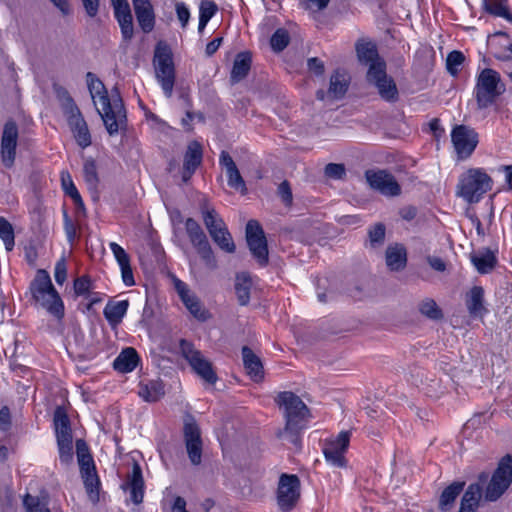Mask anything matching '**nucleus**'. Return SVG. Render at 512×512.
<instances>
[{
  "instance_id": "f257e3e1",
  "label": "nucleus",
  "mask_w": 512,
  "mask_h": 512,
  "mask_svg": "<svg viewBox=\"0 0 512 512\" xmlns=\"http://www.w3.org/2000/svg\"><path fill=\"white\" fill-rule=\"evenodd\" d=\"M512 483V456H503L489 479L488 472H481L477 482L464 492L458 512H477L482 498L486 502L498 501Z\"/></svg>"
},
{
  "instance_id": "f03ea898",
  "label": "nucleus",
  "mask_w": 512,
  "mask_h": 512,
  "mask_svg": "<svg viewBox=\"0 0 512 512\" xmlns=\"http://www.w3.org/2000/svg\"><path fill=\"white\" fill-rule=\"evenodd\" d=\"M87 86L110 136L127 129V115L119 89L114 87L108 94L103 82L92 72L86 74Z\"/></svg>"
},
{
  "instance_id": "7ed1b4c3",
  "label": "nucleus",
  "mask_w": 512,
  "mask_h": 512,
  "mask_svg": "<svg viewBox=\"0 0 512 512\" xmlns=\"http://www.w3.org/2000/svg\"><path fill=\"white\" fill-rule=\"evenodd\" d=\"M26 295L30 296L29 301L32 305L45 309L57 320L63 319L65 315L64 303L46 270H37Z\"/></svg>"
},
{
  "instance_id": "20e7f679",
  "label": "nucleus",
  "mask_w": 512,
  "mask_h": 512,
  "mask_svg": "<svg viewBox=\"0 0 512 512\" xmlns=\"http://www.w3.org/2000/svg\"><path fill=\"white\" fill-rule=\"evenodd\" d=\"M280 408L284 409L286 425L279 436L286 438L294 445L299 443V431L302 429L301 422L308 414V408L299 396L290 391L280 392L276 397Z\"/></svg>"
},
{
  "instance_id": "39448f33",
  "label": "nucleus",
  "mask_w": 512,
  "mask_h": 512,
  "mask_svg": "<svg viewBox=\"0 0 512 512\" xmlns=\"http://www.w3.org/2000/svg\"><path fill=\"white\" fill-rule=\"evenodd\" d=\"M504 92L505 85L500 74L491 68L483 69L477 76L473 91L477 109L483 110L492 106Z\"/></svg>"
},
{
  "instance_id": "423d86ee",
  "label": "nucleus",
  "mask_w": 512,
  "mask_h": 512,
  "mask_svg": "<svg viewBox=\"0 0 512 512\" xmlns=\"http://www.w3.org/2000/svg\"><path fill=\"white\" fill-rule=\"evenodd\" d=\"M492 179L481 168H471L463 173L457 185V195L468 203H477L491 189Z\"/></svg>"
},
{
  "instance_id": "0eeeda50",
  "label": "nucleus",
  "mask_w": 512,
  "mask_h": 512,
  "mask_svg": "<svg viewBox=\"0 0 512 512\" xmlns=\"http://www.w3.org/2000/svg\"><path fill=\"white\" fill-rule=\"evenodd\" d=\"M154 67L156 79L160 83L164 95L170 98L175 84V69L172 52L168 45L159 42L154 52Z\"/></svg>"
},
{
  "instance_id": "6e6552de",
  "label": "nucleus",
  "mask_w": 512,
  "mask_h": 512,
  "mask_svg": "<svg viewBox=\"0 0 512 512\" xmlns=\"http://www.w3.org/2000/svg\"><path fill=\"white\" fill-rule=\"evenodd\" d=\"M203 222L213 241L228 253L235 251V244L223 219L214 208L202 207Z\"/></svg>"
},
{
  "instance_id": "1a4fd4ad",
  "label": "nucleus",
  "mask_w": 512,
  "mask_h": 512,
  "mask_svg": "<svg viewBox=\"0 0 512 512\" xmlns=\"http://www.w3.org/2000/svg\"><path fill=\"white\" fill-rule=\"evenodd\" d=\"M179 347L182 356L188 361L193 371L207 383L215 384L218 378L211 362L199 350L195 349L191 342L185 339L180 340Z\"/></svg>"
},
{
  "instance_id": "9d476101",
  "label": "nucleus",
  "mask_w": 512,
  "mask_h": 512,
  "mask_svg": "<svg viewBox=\"0 0 512 512\" xmlns=\"http://www.w3.org/2000/svg\"><path fill=\"white\" fill-rule=\"evenodd\" d=\"M367 81L377 88L383 100L391 103L398 100L397 86L394 80L387 75L385 62H377L370 65L367 72Z\"/></svg>"
},
{
  "instance_id": "9b49d317",
  "label": "nucleus",
  "mask_w": 512,
  "mask_h": 512,
  "mask_svg": "<svg viewBox=\"0 0 512 512\" xmlns=\"http://www.w3.org/2000/svg\"><path fill=\"white\" fill-rule=\"evenodd\" d=\"M300 498V480L297 475L283 473L276 491L277 505L282 512H290Z\"/></svg>"
},
{
  "instance_id": "f8f14e48",
  "label": "nucleus",
  "mask_w": 512,
  "mask_h": 512,
  "mask_svg": "<svg viewBox=\"0 0 512 512\" xmlns=\"http://www.w3.org/2000/svg\"><path fill=\"white\" fill-rule=\"evenodd\" d=\"M185 229L192 245L196 248L205 265L211 270L215 269L217 267L216 258L207 236L199 223L193 218H187Z\"/></svg>"
},
{
  "instance_id": "ddd939ff",
  "label": "nucleus",
  "mask_w": 512,
  "mask_h": 512,
  "mask_svg": "<svg viewBox=\"0 0 512 512\" xmlns=\"http://www.w3.org/2000/svg\"><path fill=\"white\" fill-rule=\"evenodd\" d=\"M451 141L457 158L468 159L476 149L479 142V135L474 128L467 125H456L451 131Z\"/></svg>"
},
{
  "instance_id": "4468645a",
  "label": "nucleus",
  "mask_w": 512,
  "mask_h": 512,
  "mask_svg": "<svg viewBox=\"0 0 512 512\" xmlns=\"http://www.w3.org/2000/svg\"><path fill=\"white\" fill-rule=\"evenodd\" d=\"M246 241L249 250L261 266L268 263V245L265 233L257 220H249L246 224Z\"/></svg>"
},
{
  "instance_id": "2eb2a0df",
  "label": "nucleus",
  "mask_w": 512,
  "mask_h": 512,
  "mask_svg": "<svg viewBox=\"0 0 512 512\" xmlns=\"http://www.w3.org/2000/svg\"><path fill=\"white\" fill-rule=\"evenodd\" d=\"M183 433L189 460L193 465H199L202 460V439L200 428L192 415L185 416Z\"/></svg>"
},
{
  "instance_id": "dca6fc26",
  "label": "nucleus",
  "mask_w": 512,
  "mask_h": 512,
  "mask_svg": "<svg viewBox=\"0 0 512 512\" xmlns=\"http://www.w3.org/2000/svg\"><path fill=\"white\" fill-rule=\"evenodd\" d=\"M365 178L373 190L384 196L395 197L401 193L400 185L395 177L387 170H367L365 172Z\"/></svg>"
},
{
  "instance_id": "f3484780",
  "label": "nucleus",
  "mask_w": 512,
  "mask_h": 512,
  "mask_svg": "<svg viewBox=\"0 0 512 512\" xmlns=\"http://www.w3.org/2000/svg\"><path fill=\"white\" fill-rule=\"evenodd\" d=\"M350 433L341 431L338 436L326 443L323 453L327 462L335 467L346 466L344 453L349 446Z\"/></svg>"
},
{
  "instance_id": "a211bd4d",
  "label": "nucleus",
  "mask_w": 512,
  "mask_h": 512,
  "mask_svg": "<svg viewBox=\"0 0 512 512\" xmlns=\"http://www.w3.org/2000/svg\"><path fill=\"white\" fill-rule=\"evenodd\" d=\"M174 288L191 315L199 321H206L209 318V312L202 306L199 298L190 291L186 283L174 278Z\"/></svg>"
},
{
  "instance_id": "6ab92c4d",
  "label": "nucleus",
  "mask_w": 512,
  "mask_h": 512,
  "mask_svg": "<svg viewBox=\"0 0 512 512\" xmlns=\"http://www.w3.org/2000/svg\"><path fill=\"white\" fill-rule=\"evenodd\" d=\"M18 127L14 121L5 123L1 138V159L5 167L11 168L16 157Z\"/></svg>"
},
{
  "instance_id": "aec40b11",
  "label": "nucleus",
  "mask_w": 512,
  "mask_h": 512,
  "mask_svg": "<svg viewBox=\"0 0 512 512\" xmlns=\"http://www.w3.org/2000/svg\"><path fill=\"white\" fill-rule=\"evenodd\" d=\"M67 100L70 104V116L68 118V123L71 127L77 144L82 148H86L90 146L92 142L88 125L82 117L80 110L74 104L73 99L68 96Z\"/></svg>"
},
{
  "instance_id": "412c9836",
  "label": "nucleus",
  "mask_w": 512,
  "mask_h": 512,
  "mask_svg": "<svg viewBox=\"0 0 512 512\" xmlns=\"http://www.w3.org/2000/svg\"><path fill=\"white\" fill-rule=\"evenodd\" d=\"M203 159L202 146L198 141H192L188 144L183 159V168L181 172L182 181L187 183L197 168L201 165Z\"/></svg>"
},
{
  "instance_id": "4be33fe9",
  "label": "nucleus",
  "mask_w": 512,
  "mask_h": 512,
  "mask_svg": "<svg viewBox=\"0 0 512 512\" xmlns=\"http://www.w3.org/2000/svg\"><path fill=\"white\" fill-rule=\"evenodd\" d=\"M139 27L144 33H150L155 27V13L150 0H131Z\"/></svg>"
},
{
  "instance_id": "5701e85b",
  "label": "nucleus",
  "mask_w": 512,
  "mask_h": 512,
  "mask_svg": "<svg viewBox=\"0 0 512 512\" xmlns=\"http://www.w3.org/2000/svg\"><path fill=\"white\" fill-rule=\"evenodd\" d=\"M219 163L226 170L228 186L245 194L247 192L245 181L228 152H221Z\"/></svg>"
},
{
  "instance_id": "b1692460",
  "label": "nucleus",
  "mask_w": 512,
  "mask_h": 512,
  "mask_svg": "<svg viewBox=\"0 0 512 512\" xmlns=\"http://www.w3.org/2000/svg\"><path fill=\"white\" fill-rule=\"evenodd\" d=\"M126 487L130 490V497L134 504H140L144 497V480L142 475V469L137 462H134L132 472L127 476V482L123 485V489Z\"/></svg>"
},
{
  "instance_id": "393cba45",
  "label": "nucleus",
  "mask_w": 512,
  "mask_h": 512,
  "mask_svg": "<svg viewBox=\"0 0 512 512\" xmlns=\"http://www.w3.org/2000/svg\"><path fill=\"white\" fill-rule=\"evenodd\" d=\"M350 84V79L346 72L337 69L330 77L327 96L331 100H339L344 97Z\"/></svg>"
},
{
  "instance_id": "a878e982",
  "label": "nucleus",
  "mask_w": 512,
  "mask_h": 512,
  "mask_svg": "<svg viewBox=\"0 0 512 512\" xmlns=\"http://www.w3.org/2000/svg\"><path fill=\"white\" fill-rule=\"evenodd\" d=\"M386 265L391 271H401L407 264L406 248L399 243L389 245L385 252Z\"/></svg>"
},
{
  "instance_id": "bb28decb",
  "label": "nucleus",
  "mask_w": 512,
  "mask_h": 512,
  "mask_svg": "<svg viewBox=\"0 0 512 512\" xmlns=\"http://www.w3.org/2000/svg\"><path fill=\"white\" fill-rule=\"evenodd\" d=\"M56 440L73 439L71 422L64 407H56L53 414Z\"/></svg>"
},
{
  "instance_id": "cd10ccee",
  "label": "nucleus",
  "mask_w": 512,
  "mask_h": 512,
  "mask_svg": "<svg viewBox=\"0 0 512 512\" xmlns=\"http://www.w3.org/2000/svg\"><path fill=\"white\" fill-rule=\"evenodd\" d=\"M242 358L248 375L254 381L262 380L264 376L263 365L260 358L252 351V349H250L248 346H243Z\"/></svg>"
},
{
  "instance_id": "c85d7f7f",
  "label": "nucleus",
  "mask_w": 512,
  "mask_h": 512,
  "mask_svg": "<svg viewBox=\"0 0 512 512\" xmlns=\"http://www.w3.org/2000/svg\"><path fill=\"white\" fill-rule=\"evenodd\" d=\"M137 351L132 347L123 349L113 361V368L121 373L132 372L139 363Z\"/></svg>"
},
{
  "instance_id": "c756f323",
  "label": "nucleus",
  "mask_w": 512,
  "mask_h": 512,
  "mask_svg": "<svg viewBox=\"0 0 512 512\" xmlns=\"http://www.w3.org/2000/svg\"><path fill=\"white\" fill-rule=\"evenodd\" d=\"M466 307L473 317H482L488 312L484 306V289L481 286H473L466 298Z\"/></svg>"
},
{
  "instance_id": "7c9ffc66",
  "label": "nucleus",
  "mask_w": 512,
  "mask_h": 512,
  "mask_svg": "<svg viewBox=\"0 0 512 512\" xmlns=\"http://www.w3.org/2000/svg\"><path fill=\"white\" fill-rule=\"evenodd\" d=\"M464 486V481H454L449 486H447L440 494L438 504L439 510L442 512L451 511L456 499L463 491Z\"/></svg>"
},
{
  "instance_id": "2f4dec72",
  "label": "nucleus",
  "mask_w": 512,
  "mask_h": 512,
  "mask_svg": "<svg viewBox=\"0 0 512 512\" xmlns=\"http://www.w3.org/2000/svg\"><path fill=\"white\" fill-rule=\"evenodd\" d=\"M128 307V300L109 301L106 304L103 314L111 327H116L122 322V319L127 313Z\"/></svg>"
},
{
  "instance_id": "473e14b6",
  "label": "nucleus",
  "mask_w": 512,
  "mask_h": 512,
  "mask_svg": "<svg viewBox=\"0 0 512 512\" xmlns=\"http://www.w3.org/2000/svg\"><path fill=\"white\" fill-rule=\"evenodd\" d=\"M386 239V226L382 222H377L370 225L367 229V240L364 242V247L371 251H379Z\"/></svg>"
},
{
  "instance_id": "72a5a7b5",
  "label": "nucleus",
  "mask_w": 512,
  "mask_h": 512,
  "mask_svg": "<svg viewBox=\"0 0 512 512\" xmlns=\"http://www.w3.org/2000/svg\"><path fill=\"white\" fill-rule=\"evenodd\" d=\"M251 62L252 57L250 52H240L236 55L230 75L232 83H238L248 75Z\"/></svg>"
},
{
  "instance_id": "f704fd0d",
  "label": "nucleus",
  "mask_w": 512,
  "mask_h": 512,
  "mask_svg": "<svg viewBox=\"0 0 512 512\" xmlns=\"http://www.w3.org/2000/svg\"><path fill=\"white\" fill-rule=\"evenodd\" d=\"M471 262L481 274H487L494 269L497 258L490 249H482L471 255Z\"/></svg>"
},
{
  "instance_id": "c9c22d12",
  "label": "nucleus",
  "mask_w": 512,
  "mask_h": 512,
  "mask_svg": "<svg viewBox=\"0 0 512 512\" xmlns=\"http://www.w3.org/2000/svg\"><path fill=\"white\" fill-rule=\"evenodd\" d=\"M61 183H62V188H63L64 192L74 201L77 214L85 215L84 202H83L81 195L78 192L76 186L74 185L69 172H67V171L61 172Z\"/></svg>"
},
{
  "instance_id": "e433bc0d",
  "label": "nucleus",
  "mask_w": 512,
  "mask_h": 512,
  "mask_svg": "<svg viewBox=\"0 0 512 512\" xmlns=\"http://www.w3.org/2000/svg\"><path fill=\"white\" fill-rule=\"evenodd\" d=\"M357 57L360 63L373 65L377 62H385L379 57L377 47L372 42H361L356 44Z\"/></svg>"
},
{
  "instance_id": "4c0bfd02",
  "label": "nucleus",
  "mask_w": 512,
  "mask_h": 512,
  "mask_svg": "<svg viewBox=\"0 0 512 512\" xmlns=\"http://www.w3.org/2000/svg\"><path fill=\"white\" fill-rule=\"evenodd\" d=\"M252 281L248 274H237L235 279V292L240 305L245 306L250 301V290Z\"/></svg>"
},
{
  "instance_id": "58836bf2",
  "label": "nucleus",
  "mask_w": 512,
  "mask_h": 512,
  "mask_svg": "<svg viewBox=\"0 0 512 512\" xmlns=\"http://www.w3.org/2000/svg\"><path fill=\"white\" fill-rule=\"evenodd\" d=\"M163 395V385L157 381H151L146 385H142L139 390V396L147 402H155Z\"/></svg>"
},
{
  "instance_id": "ea45409f",
  "label": "nucleus",
  "mask_w": 512,
  "mask_h": 512,
  "mask_svg": "<svg viewBox=\"0 0 512 512\" xmlns=\"http://www.w3.org/2000/svg\"><path fill=\"white\" fill-rule=\"evenodd\" d=\"M83 176L89 189L92 190L97 188L99 177L97 173V165L94 159L88 158L84 161Z\"/></svg>"
},
{
  "instance_id": "a19ab883",
  "label": "nucleus",
  "mask_w": 512,
  "mask_h": 512,
  "mask_svg": "<svg viewBox=\"0 0 512 512\" xmlns=\"http://www.w3.org/2000/svg\"><path fill=\"white\" fill-rule=\"evenodd\" d=\"M120 27L122 40L127 44L134 37V24L132 13L114 17Z\"/></svg>"
},
{
  "instance_id": "79ce46f5",
  "label": "nucleus",
  "mask_w": 512,
  "mask_h": 512,
  "mask_svg": "<svg viewBox=\"0 0 512 512\" xmlns=\"http://www.w3.org/2000/svg\"><path fill=\"white\" fill-rule=\"evenodd\" d=\"M23 506L26 512H50L47 501L30 494L24 496Z\"/></svg>"
},
{
  "instance_id": "37998d69",
  "label": "nucleus",
  "mask_w": 512,
  "mask_h": 512,
  "mask_svg": "<svg viewBox=\"0 0 512 512\" xmlns=\"http://www.w3.org/2000/svg\"><path fill=\"white\" fill-rule=\"evenodd\" d=\"M0 238L4 242L7 251H11L15 244L14 229L12 224L0 216Z\"/></svg>"
},
{
  "instance_id": "c03bdc74",
  "label": "nucleus",
  "mask_w": 512,
  "mask_h": 512,
  "mask_svg": "<svg viewBox=\"0 0 512 512\" xmlns=\"http://www.w3.org/2000/svg\"><path fill=\"white\" fill-rule=\"evenodd\" d=\"M59 453V460L63 465L73 462V439L56 440Z\"/></svg>"
},
{
  "instance_id": "a18cd8bd",
  "label": "nucleus",
  "mask_w": 512,
  "mask_h": 512,
  "mask_svg": "<svg viewBox=\"0 0 512 512\" xmlns=\"http://www.w3.org/2000/svg\"><path fill=\"white\" fill-rule=\"evenodd\" d=\"M419 311L424 316L432 319L439 320L443 317L441 309L433 299H425L419 304Z\"/></svg>"
},
{
  "instance_id": "49530a36",
  "label": "nucleus",
  "mask_w": 512,
  "mask_h": 512,
  "mask_svg": "<svg viewBox=\"0 0 512 512\" xmlns=\"http://www.w3.org/2000/svg\"><path fill=\"white\" fill-rule=\"evenodd\" d=\"M484 8L488 13H490L494 16L503 17L506 20L512 22V15L509 12L507 6L505 4H503V1L502 2H497V1L489 2L488 0H484Z\"/></svg>"
},
{
  "instance_id": "de8ad7c7",
  "label": "nucleus",
  "mask_w": 512,
  "mask_h": 512,
  "mask_svg": "<svg viewBox=\"0 0 512 512\" xmlns=\"http://www.w3.org/2000/svg\"><path fill=\"white\" fill-rule=\"evenodd\" d=\"M290 37L285 29H277L271 37L270 44L275 52L283 51L289 44Z\"/></svg>"
},
{
  "instance_id": "09e8293b",
  "label": "nucleus",
  "mask_w": 512,
  "mask_h": 512,
  "mask_svg": "<svg viewBox=\"0 0 512 512\" xmlns=\"http://www.w3.org/2000/svg\"><path fill=\"white\" fill-rule=\"evenodd\" d=\"M465 56L462 52L454 50L450 52L446 59V67L448 72L455 76L458 74L459 67L463 64Z\"/></svg>"
},
{
  "instance_id": "8fccbe9b",
  "label": "nucleus",
  "mask_w": 512,
  "mask_h": 512,
  "mask_svg": "<svg viewBox=\"0 0 512 512\" xmlns=\"http://www.w3.org/2000/svg\"><path fill=\"white\" fill-rule=\"evenodd\" d=\"M84 481L85 488L91 498H98L99 478L96 471L81 475Z\"/></svg>"
},
{
  "instance_id": "3c124183",
  "label": "nucleus",
  "mask_w": 512,
  "mask_h": 512,
  "mask_svg": "<svg viewBox=\"0 0 512 512\" xmlns=\"http://www.w3.org/2000/svg\"><path fill=\"white\" fill-rule=\"evenodd\" d=\"M91 287V279L88 276H81L74 281V292L77 296L89 295Z\"/></svg>"
},
{
  "instance_id": "603ef678",
  "label": "nucleus",
  "mask_w": 512,
  "mask_h": 512,
  "mask_svg": "<svg viewBox=\"0 0 512 512\" xmlns=\"http://www.w3.org/2000/svg\"><path fill=\"white\" fill-rule=\"evenodd\" d=\"M218 7L215 2L210 0H204L201 2L199 7V17L204 18L208 21L215 15Z\"/></svg>"
},
{
  "instance_id": "864d4df0",
  "label": "nucleus",
  "mask_w": 512,
  "mask_h": 512,
  "mask_svg": "<svg viewBox=\"0 0 512 512\" xmlns=\"http://www.w3.org/2000/svg\"><path fill=\"white\" fill-rule=\"evenodd\" d=\"M54 278L59 285H62L67 279V266L64 257H61L55 264Z\"/></svg>"
},
{
  "instance_id": "5fc2aeb1",
  "label": "nucleus",
  "mask_w": 512,
  "mask_h": 512,
  "mask_svg": "<svg viewBox=\"0 0 512 512\" xmlns=\"http://www.w3.org/2000/svg\"><path fill=\"white\" fill-rule=\"evenodd\" d=\"M63 219H64V231H65L67 240L70 244H72L77 237V226L71 220V218L69 217L67 212H64Z\"/></svg>"
},
{
  "instance_id": "6e6d98bb",
  "label": "nucleus",
  "mask_w": 512,
  "mask_h": 512,
  "mask_svg": "<svg viewBox=\"0 0 512 512\" xmlns=\"http://www.w3.org/2000/svg\"><path fill=\"white\" fill-rule=\"evenodd\" d=\"M77 458L81 475H85L90 472L96 471L95 464L91 454L81 455V457Z\"/></svg>"
},
{
  "instance_id": "4d7b16f0",
  "label": "nucleus",
  "mask_w": 512,
  "mask_h": 512,
  "mask_svg": "<svg viewBox=\"0 0 512 512\" xmlns=\"http://www.w3.org/2000/svg\"><path fill=\"white\" fill-rule=\"evenodd\" d=\"M325 175L330 178L341 179L345 175V167L343 164L329 163L325 167Z\"/></svg>"
},
{
  "instance_id": "13d9d810",
  "label": "nucleus",
  "mask_w": 512,
  "mask_h": 512,
  "mask_svg": "<svg viewBox=\"0 0 512 512\" xmlns=\"http://www.w3.org/2000/svg\"><path fill=\"white\" fill-rule=\"evenodd\" d=\"M278 195L285 205H291L293 201L292 190L288 181H283L278 186Z\"/></svg>"
},
{
  "instance_id": "bf43d9fd",
  "label": "nucleus",
  "mask_w": 512,
  "mask_h": 512,
  "mask_svg": "<svg viewBox=\"0 0 512 512\" xmlns=\"http://www.w3.org/2000/svg\"><path fill=\"white\" fill-rule=\"evenodd\" d=\"M109 247L119 265L130 261L128 254L119 244L111 242Z\"/></svg>"
},
{
  "instance_id": "052dcab7",
  "label": "nucleus",
  "mask_w": 512,
  "mask_h": 512,
  "mask_svg": "<svg viewBox=\"0 0 512 512\" xmlns=\"http://www.w3.org/2000/svg\"><path fill=\"white\" fill-rule=\"evenodd\" d=\"M119 266L121 268V276H122L123 283L126 286H133L135 284V280H134L132 268L130 265V261L123 263Z\"/></svg>"
},
{
  "instance_id": "680f3d73",
  "label": "nucleus",
  "mask_w": 512,
  "mask_h": 512,
  "mask_svg": "<svg viewBox=\"0 0 512 512\" xmlns=\"http://www.w3.org/2000/svg\"><path fill=\"white\" fill-rule=\"evenodd\" d=\"M176 13L179 21L182 24V27H186L190 18V12L183 2L176 4Z\"/></svg>"
},
{
  "instance_id": "e2e57ef3",
  "label": "nucleus",
  "mask_w": 512,
  "mask_h": 512,
  "mask_svg": "<svg viewBox=\"0 0 512 512\" xmlns=\"http://www.w3.org/2000/svg\"><path fill=\"white\" fill-rule=\"evenodd\" d=\"M307 66L309 71L313 72L317 76H321L324 73V63L317 57H312L307 60Z\"/></svg>"
},
{
  "instance_id": "0e129e2a",
  "label": "nucleus",
  "mask_w": 512,
  "mask_h": 512,
  "mask_svg": "<svg viewBox=\"0 0 512 512\" xmlns=\"http://www.w3.org/2000/svg\"><path fill=\"white\" fill-rule=\"evenodd\" d=\"M86 14L94 18L99 11L100 0H81Z\"/></svg>"
},
{
  "instance_id": "69168bd1",
  "label": "nucleus",
  "mask_w": 512,
  "mask_h": 512,
  "mask_svg": "<svg viewBox=\"0 0 512 512\" xmlns=\"http://www.w3.org/2000/svg\"><path fill=\"white\" fill-rule=\"evenodd\" d=\"M427 262L435 271L444 272L446 270V263L440 257L428 256Z\"/></svg>"
},
{
  "instance_id": "338daca9",
  "label": "nucleus",
  "mask_w": 512,
  "mask_h": 512,
  "mask_svg": "<svg viewBox=\"0 0 512 512\" xmlns=\"http://www.w3.org/2000/svg\"><path fill=\"white\" fill-rule=\"evenodd\" d=\"M11 424L9 408L4 406L0 409V428L6 431Z\"/></svg>"
},
{
  "instance_id": "774afa93",
  "label": "nucleus",
  "mask_w": 512,
  "mask_h": 512,
  "mask_svg": "<svg viewBox=\"0 0 512 512\" xmlns=\"http://www.w3.org/2000/svg\"><path fill=\"white\" fill-rule=\"evenodd\" d=\"M172 512H189L186 510V501L183 497L177 496L172 506Z\"/></svg>"
}]
</instances>
